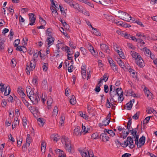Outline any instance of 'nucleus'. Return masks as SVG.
<instances>
[{"mask_svg":"<svg viewBox=\"0 0 157 157\" xmlns=\"http://www.w3.org/2000/svg\"><path fill=\"white\" fill-rule=\"evenodd\" d=\"M61 141L63 144H65V149L67 151L70 152L72 147L71 145V141L68 137L64 136H63L61 139Z\"/></svg>","mask_w":157,"mask_h":157,"instance_id":"f257e3e1","label":"nucleus"},{"mask_svg":"<svg viewBox=\"0 0 157 157\" xmlns=\"http://www.w3.org/2000/svg\"><path fill=\"white\" fill-rule=\"evenodd\" d=\"M118 12L119 13V17L122 19L127 21H129L131 20V19H130V18H131V17L130 16L128 17L129 14L128 13L121 10L119 11Z\"/></svg>","mask_w":157,"mask_h":157,"instance_id":"f03ea898","label":"nucleus"},{"mask_svg":"<svg viewBox=\"0 0 157 157\" xmlns=\"http://www.w3.org/2000/svg\"><path fill=\"white\" fill-rule=\"evenodd\" d=\"M36 65V63L35 61L33 62V59L31 60L29 65H28V63H27L26 66V70L27 71H26V72L28 75L30 74V71H33Z\"/></svg>","mask_w":157,"mask_h":157,"instance_id":"7ed1b4c3","label":"nucleus"},{"mask_svg":"<svg viewBox=\"0 0 157 157\" xmlns=\"http://www.w3.org/2000/svg\"><path fill=\"white\" fill-rule=\"evenodd\" d=\"M29 99L34 105H37L40 100V98L37 94H35L34 95L30 96Z\"/></svg>","mask_w":157,"mask_h":157,"instance_id":"20e7f679","label":"nucleus"},{"mask_svg":"<svg viewBox=\"0 0 157 157\" xmlns=\"http://www.w3.org/2000/svg\"><path fill=\"white\" fill-rule=\"evenodd\" d=\"M109 94L111 97L110 101L111 100L113 101V102L117 101L116 100L117 99L118 95L117 94V93L114 90L112 92L109 93Z\"/></svg>","mask_w":157,"mask_h":157,"instance_id":"39448f33","label":"nucleus"},{"mask_svg":"<svg viewBox=\"0 0 157 157\" xmlns=\"http://www.w3.org/2000/svg\"><path fill=\"white\" fill-rule=\"evenodd\" d=\"M29 20L30 23L29 25H34V23L35 22L36 18L34 17V14L31 13L29 14Z\"/></svg>","mask_w":157,"mask_h":157,"instance_id":"423d86ee","label":"nucleus"},{"mask_svg":"<svg viewBox=\"0 0 157 157\" xmlns=\"http://www.w3.org/2000/svg\"><path fill=\"white\" fill-rule=\"evenodd\" d=\"M145 137L144 136H142L139 139V144H136L137 147L140 148L143 146L145 143Z\"/></svg>","mask_w":157,"mask_h":157,"instance_id":"0eeeda50","label":"nucleus"},{"mask_svg":"<svg viewBox=\"0 0 157 157\" xmlns=\"http://www.w3.org/2000/svg\"><path fill=\"white\" fill-rule=\"evenodd\" d=\"M101 138L102 141L105 142L108 141L109 138L106 133H101L100 136V138Z\"/></svg>","mask_w":157,"mask_h":157,"instance_id":"6e6552de","label":"nucleus"},{"mask_svg":"<svg viewBox=\"0 0 157 157\" xmlns=\"http://www.w3.org/2000/svg\"><path fill=\"white\" fill-rule=\"evenodd\" d=\"M136 63L140 67H143L145 66L144 61L140 56V58H139L136 60Z\"/></svg>","mask_w":157,"mask_h":157,"instance_id":"1a4fd4ad","label":"nucleus"},{"mask_svg":"<svg viewBox=\"0 0 157 157\" xmlns=\"http://www.w3.org/2000/svg\"><path fill=\"white\" fill-rule=\"evenodd\" d=\"M100 47L101 49L106 53H109L110 50L108 46L105 44H100Z\"/></svg>","mask_w":157,"mask_h":157,"instance_id":"9d476101","label":"nucleus"},{"mask_svg":"<svg viewBox=\"0 0 157 157\" xmlns=\"http://www.w3.org/2000/svg\"><path fill=\"white\" fill-rule=\"evenodd\" d=\"M126 141L128 142H129L130 144V145L129 146L130 148L132 149L135 147V145L133 144V140L131 136H128L127 137Z\"/></svg>","mask_w":157,"mask_h":157,"instance_id":"9b49d317","label":"nucleus"},{"mask_svg":"<svg viewBox=\"0 0 157 157\" xmlns=\"http://www.w3.org/2000/svg\"><path fill=\"white\" fill-rule=\"evenodd\" d=\"M134 101L135 100L134 99L131 100L129 102L126 104L125 107H126L127 109L130 110L131 109L132 106L133 105V103H132V102L134 103Z\"/></svg>","mask_w":157,"mask_h":157,"instance_id":"f8f14e48","label":"nucleus"},{"mask_svg":"<svg viewBox=\"0 0 157 157\" xmlns=\"http://www.w3.org/2000/svg\"><path fill=\"white\" fill-rule=\"evenodd\" d=\"M131 54L133 58H135L136 60L139 59L140 58V55L138 53L134 51H131Z\"/></svg>","mask_w":157,"mask_h":157,"instance_id":"ddd939ff","label":"nucleus"},{"mask_svg":"<svg viewBox=\"0 0 157 157\" xmlns=\"http://www.w3.org/2000/svg\"><path fill=\"white\" fill-rule=\"evenodd\" d=\"M55 39L52 36L49 37L46 39V41L48 42V47L53 44Z\"/></svg>","mask_w":157,"mask_h":157,"instance_id":"4468645a","label":"nucleus"},{"mask_svg":"<svg viewBox=\"0 0 157 157\" xmlns=\"http://www.w3.org/2000/svg\"><path fill=\"white\" fill-rule=\"evenodd\" d=\"M144 91L145 93V95L148 98L151 99V98L152 94L150 92V91L147 90L146 87H145L144 89Z\"/></svg>","mask_w":157,"mask_h":157,"instance_id":"2eb2a0df","label":"nucleus"},{"mask_svg":"<svg viewBox=\"0 0 157 157\" xmlns=\"http://www.w3.org/2000/svg\"><path fill=\"white\" fill-rule=\"evenodd\" d=\"M55 151L56 153L58 152H59V154L58 156L59 157H66V156L64 155V153L63 151L62 150L59 149H56Z\"/></svg>","mask_w":157,"mask_h":157,"instance_id":"dca6fc26","label":"nucleus"},{"mask_svg":"<svg viewBox=\"0 0 157 157\" xmlns=\"http://www.w3.org/2000/svg\"><path fill=\"white\" fill-rule=\"evenodd\" d=\"M143 50L145 51V55L147 56H150L151 57V59H152V57H151V52L150 50L148 49H147L146 47H144L143 48Z\"/></svg>","mask_w":157,"mask_h":157,"instance_id":"f3484780","label":"nucleus"},{"mask_svg":"<svg viewBox=\"0 0 157 157\" xmlns=\"http://www.w3.org/2000/svg\"><path fill=\"white\" fill-rule=\"evenodd\" d=\"M90 47L92 48V50L90 51L91 53L95 57H96L98 56V53L96 52L94 49L93 47L90 46Z\"/></svg>","mask_w":157,"mask_h":157,"instance_id":"a211bd4d","label":"nucleus"},{"mask_svg":"<svg viewBox=\"0 0 157 157\" xmlns=\"http://www.w3.org/2000/svg\"><path fill=\"white\" fill-rule=\"evenodd\" d=\"M115 91H116L117 93V94L118 95H123V91L121 88H117L116 89V90H115Z\"/></svg>","mask_w":157,"mask_h":157,"instance_id":"6ab92c4d","label":"nucleus"},{"mask_svg":"<svg viewBox=\"0 0 157 157\" xmlns=\"http://www.w3.org/2000/svg\"><path fill=\"white\" fill-rule=\"evenodd\" d=\"M17 92L18 94L21 97V98H25L26 96L25 94L24 93L22 90L19 89L17 90Z\"/></svg>","mask_w":157,"mask_h":157,"instance_id":"aec40b11","label":"nucleus"},{"mask_svg":"<svg viewBox=\"0 0 157 157\" xmlns=\"http://www.w3.org/2000/svg\"><path fill=\"white\" fill-rule=\"evenodd\" d=\"M92 29L94 30L93 33L96 36H101V34L99 31H98L97 29L94 27H92Z\"/></svg>","mask_w":157,"mask_h":157,"instance_id":"412c9836","label":"nucleus"},{"mask_svg":"<svg viewBox=\"0 0 157 157\" xmlns=\"http://www.w3.org/2000/svg\"><path fill=\"white\" fill-rule=\"evenodd\" d=\"M70 103L72 105H74L76 102V100L74 96L72 95L71 97V98L70 101Z\"/></svg>","mask_w":157,"mask_h":157,"instance_id":"4be33fe9","label":"nucleus"},{"mask_svg":"<svg viewBox=\"0 0 157 157\" xmlns=\"http://www.w3.org/2000/svg\"><path fill=\"white\" fill-rule=\"evenodd\" d=\"M44 119L42 118H40L37 119L39 125L40 126L42 127L43 126L44 122L43 120Z\"/></svg>","mask_w":157,"mask_h":157,"instance_id":"5701e85b","label":"nucleus"},{"mask_svg":"<svg viewBox=\"0 0 157 157\" xmlns=\"http://www.w3.org/2000/svg\"><path fill=\"white\" fill-rule=\"evenodd\" d=\"M99 138L98 134L97 132L93 134L91 136V138L93 139H98Z\"/></svg>","mask_w":157,"mask_h":157,"instance_id":"b1692460","label":"nucleus"},{"mask_svg":"<svg viewBox=\"0 0 157 157\" xmlns=\"http://www.w3.org/2000/svg\"><path fill=\"white\" fill-rule=\"evenodd\" d=\"M117 52L121 58L124 59H125V57L124 55V53L122 51L121 52L119 50H117Z\"/></svg>","mask_w":157,"mask_h":157,"instance_id":"393cba45","label":"nucleus"},{"mask_svg":"<svg viewBox=\"0 0 157 157\" xmlns=\"http://www.w3.org/2000/svg\"><path fill=\"white\" fill-rule=\"evenodd\" d=\"M86 127L85 126H84L83 124H82V130L80 132V135H81V134L83 132H84L83 134L84 135L88 132V131L86 130Z\"/></svg>","mask_w":157,"mask_h":157,"instance_id":"a878e982","label":"nucleus"},{"mask_svg":"<svg viewBox=\"0 0 157 157\" xmlns=\"http://www.w3.org/2000/svg\"><path fill=\"white\" fill-rule=\"evenodd\" d=\"M80 130V127L77 126L74 129V133L76 135H78L79 133V130Z\"/></svg>","mask_w":157,"mask_h":157,"instance_id":"bb28decb","label":"nucleus"},{"mask_svg":"<svg viewBox=\"0 0 157 157\" xmlns=\"http://www.w3.org/2000/svg\"><path fill=\"white\" fill-rule=\"evenodd\" d=\"M50 9L52 11V13H54L55 10H59L58 5L57 4H55V6H53L52 8L51 7Z\"/></svg>","mask_w":157,"mask_h":157,"instance_id":"cd10ccee","label":"nucleus"},{"mask_svg":"<svg viewBox=\"0 0 157 157\" xmlns=\"http://www.w3.org/2000/svg\"><path fill=\"white\" fill-rule=\"evenodd\" d=\"M127 94L129 96H133L134 97L136 96V94L134 93V92L130 90L127 91Z\"/></svg>","mask_w":157,"mask_h":157,"instance_id":"c85d7f7f","label":"nucleus"},{"mask_svg":"<svg viewBox=\"0 0 157 157\" xmlns=\"http://www.w3.org/2000/svg\"><path fill=\"white\" fill-rule=\"evenodd\" d=\"M58 107L56 106H55L54 109L52 113L53 114V115L54 116H56L57 115V113H58Z\"/></svg>","mask_w":157,"mask_h":157,"instance_id":"c756f323","label":"nucleus"},{"mask_svg":"<svg viewBox=\"0 0 157 157\" xmlns=\"http://www.w3.org/2000/svg\"><path fill=\"white\" fill-rule=\"evenodd\" d=\"M151 116L147 117L143 121V124H146L148 123Z\"/></svg>","mask_w":157,"mask_h":157,"instance_id":"7c9ffc66","label":"nucleus"},{"mask_svg":"<svg viewBox=\"0 0 157 157\" xmlns=\"http://www.w3.org/2000/svg\"><path fill=\"white\" fill-rule=\"evenodd\" d=\"M119 59V60H117L118 63L120 67L122 68H123L124 67H125L124 63L122 62V60L121 59Z\"/></svg>","mask_w":157,"mask_h":157,"instance_id":"2f4dec72","label":"nucleus"},{"mask_svg":"<svg viewBox=\"0 0 157 157\" xmlns=\"http://www.w3.org/2000/svg\"><path fill=\"white\" fill-rule=\"evenodd\" d=\"M39 54V52L37 51H36V52H34L33 56V61L35 62V58L38 57Z\"/></svg>","mask_w":157,"mask_h":157,"instance_id":"473e14b6","label":"nucleus"},{"mask_svg":"<svg viewBox=\"0 0 157 157\" xmlns=\"http://www.w3.org/2000/svg\"><path fill=\"white\" fill-rule=\"evenodd\" d=\"M109 120H107V119H105L102 121V123L103 125L106 126L109 124Z\"/></svg>","mask_w":157,"mask_h":157,"instance_id":"72a5a7b5","label":"nucleus"},{"mask_svg":"<svg viewBox=\"0 0 157 157\" xmlns=\"http://www.w3.org/2000/svg\"><path fill=\"white\" fill-rule=\"evenodd\" d=\"M51 29L50 28H48L47 29L46 32V33L47 35L49 37L52 36L51 35V33H52L51 32Z\"/></svg>","mask_w":157,"mask_h":157,"instance_id":"f704fd0d","label":"nucleus"},{"mask_svg":"<svg viewBox=\"0 0 157 157\" xmlns=\"http://www.w3.org/2000/svg\"><path fill=\"white\" fill-rule=\"evenodd\" d=\"M140 114V112H137L135 115L133 116L132 117V118L135 119L137 120L138 119L139 116Z\"/></svg>","mask_w":157,"mask_h":157,"instance_id":"c9c22d12","label":"nucleus"},{"mask_svg":"<svg viewBox=\"0 0 157 157\" xmlns=\"http://www.w3.org/2000/svg\"><path fill=\"white\" fill-rule=\"evenodd\" d=\"M4 41L0 38V49H3L4 48Z\"/></svg>","mask_w":157,"mask_h":157,"instance_id":"e433bc0d","label":"nucleus"},{"mask_svg":"<svg viewBox=\"0 0 157 157\" xmlns=\"http://www.w3.org/2000/svg\"><path fill=\"white\" fill-rule=\"evenodd\" d=\"M52 103V99L50 98L47 101V104L48 106H51Z\"/></svg>","mask_w":157,"mask_h":157,"instance_id":"4c0bfd02","label":"nucleus"},{"mask_svg":"<svg viewBox=\"0 0 157 157\" xmlns=\"http://www.w3.org/2000/svg\"><path fill=\"white\" fill-rule=\"evenodd\" d=\"M20 43V40L19 39H17V40H16L14 41V42L13 43V45L14 47H16L18 45V44H19Z\"/></svg>","mask_w":157,"mask_h":157,"instance_id":"58836bf2","label":"nucleus"},{"mask_svg":"<svg viewBox=\"0 0 157 157\" xmlns=\"http://www.w3.org/2000/svg\"><path fill=\"white\" fill-rule=\"evenodd\" d=\"M80 152L82 156V157H87V152L82 151H80Z\"/></svg>","mask_w":157,"mask_h":157,"instance_id":"ea45409f","label":"nucleus"},{"mask_svg":"<svg viewBox=\"0 0 157 157\" xmlns=\"http://www.w3.org/2000/svg\"><path fill=\"white\" fill-rule=\"evenodd\" d=\"M139 135H136V136H133L135 138V143L136 145L139 144Z\"/></svg>","mask_w":157,"mask_h":157,"instance_id":"a19ab883","label":"nucleus"},{"mask_svg":"<svg viewBox=\"0 0 157 157\" xmlns=\"http://www.w3.org/2000/svg\"><path fill=\"white\" fill-rule=\"evenodd\" d=\"M22 120L23 122V125L25 127V126L27 124V121L26 119V117H23Z\"/></svg>","mask_w":157,"mask_h":157,"instance_id":"79ce46f5","label":"nucleus"},{"mask_svg":"<svg viewBox=\"0 0 157 157\" xmlns=\"http://www.w3.org/2000/svg\"><path fill=\"white\" fill-rule=\"evenodd\" d=\"M80 50L82 52L83 54L84 55H85L86 53V50L84 47H81L80 48Z\"/></svg>","mask_w":157,"mask_h":157,"instance_id":"37998d69","label":"nucleus"},{"mask_svg":"<svg viewBox=\"0 0 157 157\" xmlns=\"http://www.w3.org/2000/svg\"><path fill=\"white\" fill-rule=\"evenodd\" d=\"M154 109L150 107L148 108V109L146 110V112L148 113H151L153 112V111H154Z\"/></svg>","mask_w":157,"mask_h":157,"instance_id":"c03bdc74","label":"nucleus"},{"mask_svg":"<svg viewBox=\"0 0 157 157\" xmlns=\"http://www.w3.org/2000/svg\"><path fill=\"white\" fill-rule=\"evenodd\" d=\"M74 2L72 0H67L66 2L71 7H72V5Z\"/></svg>","mask_w":157,"mask_h":157,"instance_id":"a18cd8bd","label":"nucleus"},{"mask_svg":"<svg viewBox=\"0 0 157 157\" xmlns=\"http://www.w3.org/2000/svg\"><path fill=\"white\" fill-rule=\"evenodd\" d=\"M46 147V144L44 142L42 141L41 144V150L44 149V151Z\"/></svg>","mask_w":157,"mask_h":157,"instance_id":"49530a36","label":"nucleus"},{"mask_svg":"<svg viewBox=\"0 0 157 157\" xmlns=\"http://www.w3.org/2000/svg\"><path fill=\"white\" fill-rule=\"evenodd\" d=\"M108 61L111 67L115 64L114 63V61L111 58H109L108 59Z\"/></svg>","mask_w":157,"mask_h":157,"instance_id":"de8ad7c7","label":"nucleus"},{"mask_svg":"<svg viewBox=\"0 0 157 157\" xmlns=\"http://www.w3.org/2000/svg\"><path fill=\"white\" fill-rule=\"evenodd\" d=\"M47 84V81L46 79H44L42 83V85L43 86H45L46 87Z\"/></svg>","mask_w":157,"mask_h":157,"instance_id":"09e8293b","label":"nucleus"},{"mask_svg":"<svg viewBox=\"0 0 157 157\" xmlns=\"http://www.w3.org/2000/svg\"><path fill=\"white\" fill-rule=\"evenodd\" d=\"M108 133L110 134V136H113L115 135V133L112 130H108Z\"/></svg>","mask_w":157,"mask_h":157,"instance_id":"8fccbe9b","label":"nucleus"},{"mask_svg":"<svg viewBox=\"0 0 157 157\" xmlns=\"http://www.w3.org/2000/svg\"><path fill=\"white\" fill-rule=\"evenodd\" d=\"M104 92L106 93H107L109 91V87L106 84L104 86Z\"/></svg>","mask_w":157,"mask_h":157,"instance_id":"3c124183","label":"nucleus"},{"mask_svg":"<svg viewBox=\"0 0 157 157\" xmlns=\"http://www.w3.org/2000/svg\"><path fill=\"white\" fill-rule=\"evenodd\" d=\"M32 90L31 87L29 86H27L26 87V91L27 95L29 93L30 94V92H31Z\"/></svg>","mask_w":157,"mask_h":157,"instance_id":"603ef678","label":"nucleus"},{"mask_svg":"<svg viewBox=\"0 0 157 157\" xmlns=\"http://www.w3.org/2000/svg\"><path fill=\"white\" fill-rule=\"evenodd\" d=\"M48 65L47 63H44L43 66V70L44 71H47L48 69V67L47 66V65Z\"/></svg>","mask_w":157,"mask_h":157,"instance_id":"864d4df0","label":"nucleus"},{"mask_svg":"<svg viewBox=\"0 0 157 157\" xmlns=\"http://www.w3.org/2000/svg\"><path fill=\"white\" fill-rule=\"evenodd\" d=\"M82 72H86V66L85 65H83L81 68Z\"/></svg>","mask_w":157,"mask_h":157,"instance_id":"5fc2aeb1","label":"nucleus"},{"mask_svg":"<svg viewBox=\"0 0 157 157\" xmlns=\"http://www.w3.org/2000/svg\"><path fill=\"white\" fill-rule=\"evenodd\" d=\"M28 41V39L27 38H25V40L24 38L23 39L22 41V45H25V44H26L27 43V41Z\"/></svg>","mask_w":157,"mask_h":157,"instance_id":"6e6d98bb","label":"nucleus"},{"mask_svg":"<svg viewBox=\"0 0 157 157\" xmlns=\"http://www.w3.org/2000/svg\"><path fill=\"white\" fill-rule=\"evenodd\" d=\"M87 152L88 156L89 157H94L93 152L90 151H87Z\"/></svg>","mask_w":157,"mask_h":157,"instance_id":"4d7b16f0","label":"nucleus"},{"mask_svg":"<svg viewBox=\"0 0 157 157\" xmlns=\"http://www.w3.org/2000/svg\"><path fill=\"white\" fill-rule=\"evenodd\" d=\"M101 90V88L100 87L98 86H96V87L94 89V90L95 91L96 93H98Z\"/></svg>","mask_w":157,"mask_h":157,"instance_id":"13d9d810","label":"nucleus"},{"mask_svg":"<svg viewBox=\"0 0 157 157\" xmlns=\"http://www.w3.org/2000/svg\"><path fill=\"white\" fill-rule=\"evenodd\" d=\"M79 5L78 4L74 2L72 5V7H73L75 9H76L78 7V6Z\"/></svg>","mask_w":157,"mask_h":157,"instance_id":"bf43d9fd","label":"nucleus"},{"mask_svg":"<svg viewBox=\"0 0 157 157\" xmlns=\"http://www.w3.org/2000/svg\"><path fill=\"white\" fill-rule=\"evenodd\" d=\"M113 46L115 50L117 51L118 50L117 49L119 48V46L116 43H113Z\"/></svg>","mask_w":157,"mask_h":157,"instance_id":"052dcab7","label":"nucleus"},{"mask_svg":"<svg viewBox=\"0 0 157 157\" xmlns=\"http://www.w3.org/2000/svg\"><path fill=\"white\" fill-rule=\"evenodd\" d=\"M131 36L132 35H130L129 34H128L127 33H125L124 34V37L128 39H130V38H131Z\"/></svg>","mask_w":157,"mask_h":157,"instance_id":"680f3d73","label":"nucleus"},{"mask_svg":"<svg viewBox=\"0 0 157 157\" xmlns=\"http://www.w3.org/2000/svg\"><path fill=\"white\" fill-rule=\"evenodd\" d=\"M65 118L63 117H61V120L60 121V123L61 124V125H62L64 123V121L65 120Z\"/></svg>","mask_w":157,"mask_h":157,"instance_id":"e2e57ef3","label":"nucleus"},{"mask_svg":"<svg viewBox=\"0 0 157 157\" xmlns=\"http://www.w3.org/2000/svg\"><path fill=\"white\" fill-rule=\"evenodd\" d=\"M11 63L12 64V65L13 66V67L15 66L16 64V62L15 59H12L11 61Z\"/></svg>","mask_w":157,"mask_h":157,"instance_id":"0e129e2a","label":"nucleus"},{"mask_svg":"<svg viewBox=\"0 0 157 157\" xmlns=\"http://www.w3.org/2000/svg\"><path fill=\"white\" fill-rule=\"evenodd\" d=\"M117 99H118V101H119L120 103L121 102L123 101L124 99V98L123 97V95H121H121H119Z\"/></svg>","mask_w":157,"mask_h":157,"instance_id":"69168bd1","label":"nucleus"},{"mask_svg":"<svg viewBox=\"0 0 157 157\" xmlns=\"http://www.w3.org/2000/svg\"><path fill=\"white\" fill-rule=\"evenodd\" d=\"M29 10V9L28 8H22L21 11L23 13H25V12H28Z\"/></svg>","mask_w":157,"mask_h":157,"instance_id":"338daca9","label":"nucleus"},{"mask_svg":"<svg viewBox=\"0 0 157 157\" xmlns=\"http://www.w3.org/2000/svg\"><path fill=\"white\" fill-rule=\"evenodd\" d=\"M131 156V154L130 153H126L122 155V157H129Z\"/></svg>","mask_w":157,"mask_h":157,"instance_id":"774afa93","label":"nucleus"}]
</instances>
